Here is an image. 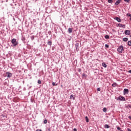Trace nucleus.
<instances>
[{"label":"nucleus","instance_id":"nucleus-1","mask_svg":"<svg viewBox=\"0 0 131 131\" xmlns=\"http://www.w3.org/2000/svg\"><path fill=\"white\" fill-rule=\"evenodd\" d=\"M11 42L12 44H13L14 47H16V46L18 45V42H17L16 39L15 38L12 39Z\"/></svg>","mask_w":131,"mask_h":131},{"label":"nucleus","instance_id":"nucleus-2","mask_svg":"<svg viewBox=\"0 0 131 131\" xmlns=\"http://www.w3.org/2000/svg\"><path fill=\"white\" fill-rule=\"evenodd\" d=\"M117 51H118V53H120V54H121V53H122V52H123V47L120 46L118 48Z\"/></svg>","mask_w":131,"mask_h":131},{"label":"nucleus","instance_id":"nucleus-3","mask_svg":"<svg viewBox=\"0 0 131 131\" xmlns=\"http://www.w3.org/2000/svg\"><path fill=\"white\" fill-rule=\"evenodd\" d=\"M75 48L76 51L78 52V51H79V43H76L75 44Z\"/></svg>","mask_w":131,"mask_h":131},{"label":"nucleus","instance_id":"nucleus-4","mask_svg":"<svg viewBox=\"0 0 131 131\" xmlns=\"http://www.w3.org/2000/svg\"><path fill=\"white\" fill-rule=\"evenodd\" d=\"M118 100H120V101H125V98L122 96H120L118 97Z\"/></svg>","mask_w":131,"mask_h":131},{"label":"nucleus","instance_id":"nucleus-5","mask_svg":"<svg viewBox=\"0 0 131 131\" xmlns=\"http://www.w3.org/2000/svg\"><path fill=\"white\" fill-rule=\"evenodd\" d=\"M6 74H7V77H8V78L12 77V73H11L9 72H6Z\"/></svg>","mask_w":131,"mask_h":131},{"label":"nucleus","instance_id":"nucleus-6","mask_svg":"<svg viewBox=\"0 0 131 131\" xmlns=\"http://www.w3.org/2000/svg\"><path fill=\"white\" fill-rule=\"evenodd\" d=\"M125 34L126 35H129V34H130V31L129 30H125Z\"/></svg>","mask_w":131,"mask_h":131},{"label":"nucleus","instance_id":"nucleus-7","mask_svg":"<svg viewBox=\"0 0 131 131\" xmlns=\"http://www.w3.org/2000/svg\"><path fill=\"white\" fill-rule=\"evenodd\" d=\"M121 2V0H118L116 1V2L115 4V6H118L119 4H120V2Z\"/></svg>","mask_w":131,"mask_h":131},{"label":"nucleus","instance_id":"nucleus-8","mask_svg":"<svg viewBox=\"0 0 131 131\" xmlns=\"http://www.w3.org/2000/svg\"><path fill=\"white\" fill-rule=\"evenodd\" d=\"M124 95L128 94V89H124Z\"/></svg>","mask_w":131,"mask_h":131},{"label":"nucleus","instance_id":"nucleus-9","mask_svg":"<svg viewBox=\"0 0 131 131\" xmlns=\"http://www.w3.org/2000/svg\"><path fill=\"white\" fill-rule=\"evenodd\" d=\"M115 19L118 21V22H121V19H120V18H119L118 17H116Z\"/></svg>","mask_w":131,"mask_h":131},{"label":"nucleus","instance_id":"nucleus-10","mask_svg":"<svg viewBox=\"0 0 131 131\" xmlns=\"http://www.w3.org/2000/svg\"><path fill=\"white\" fill-rule=\"evenodd\" d=\"M118 26L119 27H122V28H124V27H125V26L124 25H122L121 24H119Z\"/></svg>","mask_w":131,"mask_h":131},{"label":"nucleus","instance_id":"nucleus-11","mask_svg":"<svg viewBox=\"0 0 131 131\" xmlns=\"http://www.w3.org/2000/svg\"><path fill=\"white\" fill-rule=\"evenodd\" d=\"M102 65L103 67H104V68H106V67H107V64H106V63L105 62H103L102 63Z\"/></svg>","mask_w":131,"mask_h":131},{"label":"nucleus","instance_id":"nucleus-12","mask_svg":"<svg viewBox=\"0 0 131 131\" xmlns=\"http://www.w3.org/2000/svg\"><path fill=\"white\" fill-rule=\"evenodd\" d=\"M68 32H69V33H72V28H69L68 29Z\"/></svg>","mask_w":131,"mask_h":131},{"label":"nucleus","instance_id":"nucleus-13","mask_svg":"<svg viewBox=\"0 0 131 131\" xmlns=\"http://www.w3.org/2000/svg\"><path fill=\"white\" fill-rule=\"evenodd\" d=\"M104 127H105V128H109V127H110V126L108 125V124H105L104 125Z\"/></svg>","mask_w":131,"mask_h":131},{"label":"nucleus","instance_id":"nucleus-14","mask_svg":"<svg viewBox=\"0 0 131 131\" xmlns=\"http://www.w3.org/2000/svg\"><path fill=\"white\" fill-rule=\"evenodd\" d=\"M128 40V38H123V41H127Z\"/></svg>","mask_w":131,"mask_h":131},{"label":"nucleus","instance_id":"nucleus-15","mask_svg":"<svg viewBox=\"0 0 131 131\" xmlns=\"http://www.w3.org/2000/svg\"><path fill=\"white\" fill-rule=\"evenodd\" d=\"M105 38H106V39H109V38H110L109 35H105Z\"/></svg>","mask_w":131,"mask_h":131},{"label":"nucleus","instance_id":"nucleus-16","mask_svg":"<svg viewBox=\"0 0 131 131\" xmlns=\"http://www.w3.org/2000/svg\"><path fill=\"white\" fill-rule=\"evenodd\" d=\"M85 118L86 122H89V118L88 117V116H86Z\"/></svg>","mask_w":131,"mask_h":131},{"label":"nucleus","instance_id":"nucleus-17","mask_svg":"<svg viewBox=\"0 0 131 131\" xmlns=\"http://www.w3.org/2000/svg\"><path fill=\"white\" fill-rule=\"evenodd\" d=\"M103 112H107V108L106 107H104L103 109Z\"/></svg>","mask_w":131,"mask_h":131},{"label":"nucleus","instance_id":"nucleus-18","mask_svg":"<svg viewBox=\"0 0 131 131\" xmlns=\"http://www.w3.org/2000/svg\"><path fill=\"white\" fill-rule=\"evenodd\" d=\"M48 45H49V46H52V41H48Z\"/></svg>","mask_w":131,"mask_h":131},{"label":"nucleus","instance_id":"nucleus-19","mask_svg":"<svg viewBox=\"0 0 131 131\" xmlns=\"http://www.w3.org/2000/svg\"><path fill=\"white\" fill-rule=\"evenodd\" d=\"M108 3H109L110 4H112V3H113V1H112V0H108Z\"/></svg>","mask_w":131,"mask_h":131},{"label":"nucleus","instance_id":"nucleus-20","mask_svg":"<svg viewBox=\"0 0 131 131\" xmlns=\"http://www.w3.org/2000/svg\"><path fill=\"white\" fill-rule=\"evenodd\" d=\"M74 95H73V94H72L71 96H70V99H72L73 98V99H74Z\"/></svg>","mask_w":131,"mask_h":131},{"label":"nucleus","instance_id":"nucleus-21","mask_svg":"<svg viewBox=\"0 0 131 131\" xmlns=\"http://www.w3.org/2000/svg\"><path fill=\"white\" fill-rule=\"evenodd\" d=\"M52 85H53V86H55V85L57 86V85H58V84H56L54 82H52Z\"/></svg>","mask_w":131,"mask_h":131},{"label":"nucleus","instance_id":"nucleus-22","mask_svg":"<svg viewBox=\"0 0 131 131\" xmlns=\"http://www.w3.org/2000/svg\"><path fill=\"white\" fill-rule=\"evenodd\" d=\"M128 46H129L130 47V46H131V41H128Z\"/></svg>","mask_w":131,"mask_h":131},{"label":"nucleus","instance_id":"nucleus-23","mask_svg":"<svg viewBox=\"0 0 131 131\" xmlns=\"http://www.w3.org/2000/svg\"><path fill=\"white\" fill-rule=\"evenodd\" d=\"M117 129H118V130H121V128H120V127H117Z\"/></svg>","mask_w":131,"mask_h":131},{"label":"nucleus","instance_id":"nucleus-24","mask_svg":"<svg viewBox=\"0 0 131 131\" xmlns=\"http://www.w3.org/2000/svg\"><path fill=\"white\" fill-rule=\"evenodd\" d=\"M112 86H113L114 88H115V86H116V83H113L112 84Z\"/></svg>","mask_w":131,"mask_h":131},{"label":"nucleus","instance_id":"nucleus-25","mask_svg":"<svg viewBox=\"0 0 131 131\" xmlns=\"http://www.w3.org/2000/svg\"><path fill=\"white\" fill-rule=\"evenodd\" d=\"M126 15L128 16V17H131V14L129 13H127Z\"/></svg>","mask_w":131,"mask_h":131},{"label":"nucleus","instance_id":"nucleus-26","mask_svg":"<svg viewBox=\"0 0 131 131\" xmlns=\"http://www.w3.org/2000/svg\"><path fill=\"white\" fill-rule=\"evenodd\" d=\"M48 122V120H45L43 123L46 124Z\"/></svg>","mask_w":131,"mask_h":131},{"label":"nucleus","instance_id":"nucleus-27","mask_svg":"<svg viewBox=\"0 0 131 131\" xmlns=\"http://www.w3.org/2000/svg\"><path fill=\"white\" fill-rule=\"evenodd\" d=\"M38 83L39 84H40V83H41V81H40V80H38Z\"/></svg>","mask_w":131,"mask_h":131},{"label":"nucleus","instance_id":"nucleus-28","mask_svg":"<svg viewBox=\"0 0 131 131\" xmlns=\"http://www.w3.org/2000/svg\"><path fill=\"white\" fill-rule=\"evenodd\" d=\"M105 48H109V45H107V44H106L105 45Z\"/></svg>","mask_w":131,"mask_h":131},{"label":"nucleus","instance_id":"nucleus-29","mask_svg":"<svg viewBox=\"0 0 131 131\" xmlns=\"http://www.w3.org/2000/svg\"><path fill=\"white\" fill-rule=\"evenodd\" d=\"M97 91H98V92H100V91H101V88H98V89H97Z\"/></svg>","mask_w":131,"mask_h":131},{"label":"nucleus","instance_id":"nucleus-30","mask_svg":"<svg viewBox=\"0 0 131 131\" xmlns=\"http://www.w3.org/2000/svg\"><path fill=\"white\" fill-rule=\"evenodd\" d=\"M124 2H126V3H128V1H129V0H124Z\"/></svg>","mask_w":131,"mask_h":131},{"label":"nucleus","instance_id":"nucleus-31","mask_svg":"<svg viewBox=\"0 0 131 131\" xmlns=\"http://www.w3.org/2000/svg\"><path fill=\"white\" fill-rule=\"evenodd\" d=\"M127 131H131V129L130 128H127Z\"/></svg>","mask_w":131,"mask_h":131},{"label":"nucleus","instance_id":"nucleus-32","mask_svg":"<svg viewBox=\"0 0 131 131\" xmlns=\"http://www.w3.org/2000/svg\"><path fill=\"white\" fill-rule=\"evenodd\" d=\"M128 72L129 73H130V74H131V70H129V71H128Z\"/></svg>","mask_w":131,"mask_h":131},{"label":"nucleus","instance_id":"nucleus-33","mask_svg":"<svg viewBox=\"0 0 131 131\" xmlns=\"http://www.w3.org/2000/svg\"><path fill=\"white\" fill-rule=\"evenodd\" d=\"M74 131H77V129H76V128H74Z\"/></svg>","mask_w":131,"mask_h":131},{"label":"nucleus","instance_id":"nucleus-34","mask_svg":"<svg viewBox=\"0 0 131 131\" xmlns=\"http://www.w3.org/2000/svg\"><path fill=\"white\" fill-rule=\"evenodd\" d=\"M128 118H129V119H130L131 120V116H129Z\"/></svg>","mask_w":131,"mask_h":131},{"label":"nucleus","instance_id":"nucleus-35","mask_svg":"<svg viewBox=\"0 0 131 131\" xmlns=\"http://www.w3.org/2000/svg\"><path fill=\"white\" fill-rule=\"evenodd\" d=\"M85 75V73H83V74H82V76H84Z\"/></svg>","mask_w":131,"mask_h":131},{"label":"nucleus","instance_id":"nucleus-36","mask_svg":"<svg viewBox=\"0 0 131 131\" xmlns=\"http://www.w3.org/2000/svg\"><path fill=\"white\" fill-rule=\"evenodd\" d=\"M79 72H81V69L79 70Z\"/></svg>","mask_w":131,"mask_h":131},{"label":"nucleus","instance_id":"nucleus-37","mask_svg":"<svg viewBox=\"0 0 131 131\" xmlns=\"http://www.w3.org/2000/svg\"><path fill=\"white\" fill-rule=\"evenodd\" d=\"M129 108H130L131 109V105H129Z\"/></svg>","mask_w":131,"mask_h":131},{"label":"nucleus","instance_id":"nucleus-38","mask_svg":"<svg viewBox=\"0 0 131 131\" xmlns=\"http://www.w3.org/2000/svg\"><path fill=\"white\" fill-rule=\"evenodd\" d=\"M61 88H63V85H61Z\"/></svg>","mask_w":131,"mask_h":131},{"label":"nucleus","instance_id":"nucleus-39","mask_svg":"<svg viewBox=\"0 0 131 131\" xmlns=\"http://www.w3.org/2000/svg\"><path fill=\"white\" fill-rule=\"evenodd\" d=\"M120 131H123V130H120Z\"/></svg>","mask_w":131,"mask_h":131},{"label":"nucleus","instance_id":"nucleus-40","mask_svg":"<svg viewBox=\"0 0 131 131\" xmlns=\"http://www.w3.org/2000/svg\"><path fill=\"white\" fill-rule=\"evenodd\" d=\"M130 20H131V17H130Z\"/></svg>","mask_w":131,"mask_h":131}]
</instances>
